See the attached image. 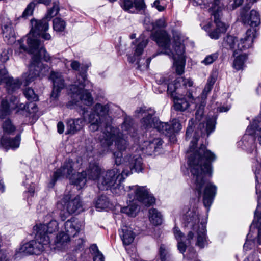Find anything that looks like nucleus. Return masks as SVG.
I'll list each match as a JSON object with an SVG mask.
<instances>
[{
	"label": "nucleus",
	"mask_w": 261,
	"mask_h": 261,
	"mask_svg": "<svg viewBox=\"0 0 261 261\" xmlns=\"http://www.w3.org/2000/svg\"><path fill=\"white\" fill-rule=\"evenodd\" d=\"M109 107L108 105L96 103L92 108L89 115L88 121L90 123L89 129L95 132L104 127L101 135L98 139L103 148L104 151L108 152L113 141L117 151L113 152V158L117 166L106 171L102 178L98 179V187L101 190H108L115 186L118 180H124L133 171L140 172L143 169L142 158L140 155H129L124 158V162L121 164L122 151L125 150L127 146L128 136L134 137L136 132L133 125V120L130 118H126L121 126L122 132H119L117 128L110 125L112 119L108 115Z\"/></svg>",
	"instance_id": "obj_1"
},
{
	"label": "nucleus",
	"mask_w": 261,
	"mask_h": 261,
	"mask_svg": "<svg viewBox=\"0 0 261 261\" xmlns=\"http://www.w3.org/2000/svg\"><path fill=\"white\" fill-rule=\"evenodd\" d=\"M217 80V76L212 74L208 78L207 83L203 90L201 97H196L200 100L194 105V108H198L195 114V123L197 130L191 141L189 149L188 151L189 166L193 176V187L195 191H216L217 187L209 182L205 176H211L212 173V163L216 159V155L207 149L202 145L195 149V147L198 141V137L205 134L208 136L215 129V118H207L203 115L205 100L208 93L211 91Z\"/></svg>",
	"instance_id": "obj_2"
},
{
	"label": "nucleus",
	"mask_w": 261,
	"mask_h": 261,
	"mask_svg": "<svg viewBox=\"0 0 261 261\" xmlns=\"http://www.w3.org/2000/svg\"><path fill=\"white\" fill-rule=\"evenodd\" d=\"M31 23L32 28L26 39L28 47H26L22 43V42H23V39L20 40L19 42L20 51L19 54L22 50L33 54L29 66V71L28 73H26L23 75L27 85L34 81L37 77L45 75L49 71V67L47 65H43L41 62V59H43L46 62H49L51 59L38 39L39 36H41L47 40L51 38L50 35L46 33L49 28L47 20L45 18L40 20L32 19L31 21Z\"/></svg>",
	"instance_id": "obj_3"
},
{
	"label": "nucleus",
	"mask_w": 261,
	"mask_h": 261,
	"mask_svg": "<svg viewBox=\"0 0 261 261\" xmlns=\"http://www.w3.org/2000/svg\"><path fill=\"white\" fill-rule=\"evenodd\" d=\"M153 39L158 45L164 50L163 53L168 55L173 59V67L176 73L181 75L184 73L186 65L185 47L182 42L183 39L180 34H173L174 44L173 50L170 49L169 37L165 31H156L153 36Z\"/></svg>",
	"instance_id": "obj_4"
},
{
	"label": "nucleus",
	"mask_w": 261,
	"mask_h": 261,
	"mask_svg": "<svg viewBox=\"0 0 261 261\" xmlns=\"http://www.w3.org/2000/svg\"><path fill=\"white\" fill-rule=\"evenodd\" d=\"M73 165L72 160L69 159L66 161L63 165L54 173L52 179L54 184L61 178H69L72 184L79 190L84 187L87 179L98 182L101 169L97 164L90 163L86 171L75 174H73Z\"/></svg>",
	"instance_id": "obj_5"
},
{
	"label": "nucleus",
	"mask_w": 261,
	"mask_h": 261,
	"mask_svg": "<svg viewBox=\"0 0 261 261\" xmlns=\"http://www.w3.org/2000/svg\"><path fill=\"white\" fill-rule=\"evenodd\" d=\"M200 212L197 204L191 202L184 206L182 211V220L185 227L196 232L195 245L200 248L207 244L206 229V219H201L200 223Z\"/></svg>",
	"instance_id": "obj_6"
},
{
	"label": "nucleus",
	"mask_w": 261,
	"mask_h": 261,
	"mask_svg": "<svg viewBox=\"0 0 261 261\" xmlns=\"http://www.w3.org/2000/svg\"><path fill=\"white\" fill-rule=\"evenodd\" d=\"M123 180H118L115 186L110 189L112 192L117 195L125 194L127 193L129 201L138 200L145 206H149L155 203V198L150 193L146 187L135 185L124 188L122 184Z\"/></svg>",
	"instance_id": "obj_7"
},
{
	"label": "nucleus",
	"mask_w": 261,
	"mask_h": 261,
	"mask_svg": "<svg viewBox=\"0 0 261 261\" xmlns=\"http://www.w3.org/2000/svg\"><path fill=\"white\" fill-rule=\"evenodd\" d=\"M88 82L84 73H80L76 76L74 84L69 87L71 100L68 102V107L72 109L74 105L81 107V103L87 106L92 105L93 99L91 94L83 89Z\"/></svg>",
	"instance_id": "obj_8"
},
{
	"label": "nucleus",
	"mask_w": 261,
	"mask_h": 261,
	"mask_svg": "<svg viewBox=\"0 0 261 261\" xmlns=\"http://www.w3.org/2000/svg\"><path fill=\"white\" fill-rule=\"evenodd\" d=\"M180 80L177 79L167 86V93L173 99L174 108L176 110L184 111L190 108L191 103H196L200 100L198 98H194L192 93L188 92L182 96Z\"/></svg>",
	"instance_id": "obj_9"
},
{
	"label": "nucleus",
	"mask_w": 261,
	"mask_h": 261,
	"mask_svg": "<svg viewBox=\"0 0 261 261\" xmlns=\"http://www.w3.org/2000/svg\"><path fill=\"white\" fill-rule=\"evenodd\" d=\"M50 241L47 237L38 239L36 232L35 240L21 245L16 250L17 254L21 255L40 254L45 249L50 247Z\"/></svg>",
	"instance_id": "obj_10"
},
{
	"label": "nucleus",
	"mask_w": 261,
	"mask_h": 261,
	"mask_svg": "<svg viewBox=\"0 0 261 261\" xmlns=\"http://www.w3.org/2000/svg\"><path fill=\"white\" fill-rule=\"evenodd\" d=\"M58 207L61 209L60 216L64 221L69 216L76 212L82 207L80 197L73 195L69 192H66L62 200L57 204Z\"/></svg>",
	"instance_id": "obj_11"
},
{
	"label": "nucleus",
	"mask_w": 261,
	"mask_h": 261,
	"mask_svg": "<svg viewBox=\"0 0 261 261\" xmlns=\"http://www.w3.org/2000/svg\"><path fill=\"white\" fill-rule=\"evenodd\" d=\"M135 113L137 117H142L140 124L142 129L149 130L156 128L159 131L160 123L162 122L155 116V111L154 109L143 106L137 108Z\"/></svg>",
	"instance_id": "obj_12"
},
{
	"label": "nucleus",
	"mask_w": 261,
	"mask_h": 261,
	"mask_svg": "<svg viewBox=\"0 0 261 261\" xmlns=\"http://www.w3.org/2000/svg\"><path fill=\"white\" fill-rule=\"evenodd\" d=\"M19 103L18 98L14 95H8L3 98L0 102V119L6 118L18 107L21 109L24 108L23 104Z\"/></svg>",
	"instance_id": "obj_13"
},
{
	"label": "nucleus",
	"mask_w": 261,
	"mask_h": 261,
	"mask_svg": "<svg viewBox=\"0 0 261 261\" xmlns=\"http://www.w3.org/2000/svg\"><path fill=\"white\" fill-rule=\"evenodd\" d=\"M59 229V223L55 220H51L46 224H39L36 225L34 228V231L37 232V238L41 239L48 238L50 241V235L58 231Z\"/></svg>",
	"instance_id": "obj_14"
},
{
	"label": "nucleus",
	"mask_w": 261,
	"mask_h": 261,
	"mask_svg": "<svg viewBox=\"0 0 261 261\" xmlns=\"http://www.w3.org/2000/svg\"><path fill=\"white\" fill-rule=\"evenodd\" d=\"M220 4V0H214V2L209 9V11L214 17V21L216 25L217 29H218L220 32L224 33L227 31L229 25L220 20V17L221 15L222 9Z\"/></svg>",
	"instance_id": "obj_15"
},
{
	"label": "nucleus",
	"mask_w": 261,
	"mask_h": 261,
	"mask_svg": "<svg viewBox=\"0 0 261 261\" xmlns=\"http://www.w3.org/2000/svg\"><path fill=\"white\" fill-rule=\"evenodd\" d=\"M173 231L175 238L178 242V250L181 253L183 254L186 251L187 246L192 244L194 233L192 231H189L187 238H186L178 228L175 227Z\"/></svg>",
	"instance_id": "obj_16"
},
{
	"label": "nucleus",
	"mask_w": 261,
	"mask_h": 261,
	"mask_svg": "<svg viewBox=\"0 0 261 261\" xmlns=\"http://www.w3.org/2000/svg\"><path fill=\"white\" fill-rule=\"evenodd\" d=\"M163 144L162 140L159 138H150L148 140L144 141L140 145V149L145 154L152 155L157 152L161 148Z\"/></svg>",
	"instance_id": "obj_17"
},
{
	"label": "nucleus",
	"mask_w": 261,
	"mask_h": 261,
	"mask_svg": "<svg viewBox=\"0 0 261 261\" xmlns=\"http://www.w3.org/2000/svg\"><path fill=\"white\" fill-rule=\"evenodd\" d=\"M49 79L53 83L51 98L56 99L58 97L61 90L64 87V80L61 72L54 71L51 72Z\"/></svg>",
	"instance_id": "obj_18"
},
{
	"label": "nucleus",
	"mask_w": 261,
	"mask_h": 261,
	"mask_svg": "<svg viewBox=\"0 0 261 261\" xmlns=\"http://www.w3.org/2000/svg\"><path fill=\"white\" fill-rule=\"evenodd\" d=\"M147 43L148 41L147 39L141 38L133 42L132 45L133 46V49L134 50V55L133 56L130 55H128V61L132 63L136 62L137 64H138V67L141 68V66L140 65L138 57L142 54L144 48L146 47Z\"/></svg>",
	"instance_id": "obj_19"
},
{
	"label": "nucleus",
	"mask_w": 261,
	"mask_h": 261,
	"mask_svg": "<svg viewBox=\"0 0 261 261\" xmlns=\"http://www.w3.org/2000/svg\"><path fill=\"white\" fill-rule=\"evenodd\" d=\"M256 34V29H248L243 38L237 41V48L238 50H245L251 47L253 42V39Z\"/></svg>",
	"instance_id": "obj_20"
},
{
	"label": "nucleus",
	"mask_w": 261,
	"mask_h": 261,
	"mask_svg": "<svg viewBox=\"0 0 261 261\" xmlns=\"http://www.w3.org/2000/svg\"><path fill=\"white\" fill-rule=\"evenodd\" d=\"M71 238L67 233L61 231L57 234L53 241L50 240L49 248L61 249L70 241Z\"/></svg>",
	"instance_id": "obj_21"
},
{
	"label": "nucleus",
	"mask_w": 261,
	"mask_h": 261,
	"mask_svg": "<svg viewBox=\"0 0 261 261\" xmlns=\"http://www.w3.org/2000/svg\"><path fill=\"white\" fill-rule=\"evenodd\" d=\"M81 228V223L74 218L68 220L64 223L65 232L71 237H73L79 233Z\"/></svg>",
	"instance_id": "obj_22"
},
{
	"label": "nucleus",
	"mask_w": 261,
	"mask_h": 261,
	"mask_svg": "<svg viewBox=\"0 0 261 261\" xmlns=\"http://www.w3.org/2000/svg\"><path fill=\"white\" fill-rule=\"evenodd\" d=\"M255 135L257 137L259 143L261 145V117L254 119L253 122L248 127L246 130V135L244 138H247V135Z\"/></svg>",
	"instance_id": "obj_23"
},
{
	"label": "nucleus",
	"mask_w": 261,
	"mask_h": 261,
	"mask_svg": "<svg viewBox=\"0 0 261 261\" xmlns=\"http://www.w3.org/2000/svg\"><path fill=\"white\" fill-rule=\"evenodd\" d=\"M181 129V125L177 119L172 120L171 124L162 122L160 123V126L159 127V132L166 135L171 134L178 132Z\"/></svg>",
	"instance_id": "obj_24"
},
{
	"label": "nucleus",
	"mask_w": 261,
	"mask_h": 261,
	"mask_svg": "<svg viewBox=\"0 0 261 261\" xmlns=\"http://www.w3.org/2000/svg\"><path fill=\"white\" fill-rule=\"evenodd\" d=\"M84 125V119H70L67 122V134H74L81 130Z\"/></svg>",
	"instance_id": "obj_25"
},
{
	"label": "nucleus",
	"mask_w": 261,
	"mask_h": 261,
	"mask_svg": "<svg viewBox=\"0 0 261 261\" xmlns=\"http://www.w3.org/2000/svg\"><path fill=\"white\" fill-rule=\"evenodd\" d=\"M119 234L125 245L130 244L135 237V234L133 232L132 228L127 226H123L121 228Z\"/></svg>",
	"instance_id": "obj_26"
},
{
	"label": "nucleus",
	"mask_w": 261,
	"mask_h": 261,
	"mask_svg": "<svg viewBox=\"0 0 261 261\" xmlns=\"http://www.w3.org/2000/svg\"><path fill=\"white\" fill-rule=\"evenodd\" d=\"M3 37L8 44H12L15 41V33L11 22L2 27Z\"/></svg>",
	"instance_id": "obj_27"
},
{
	"label": "nucleus",
	"mask_w": 261,
	"mask_h": 261,
	"mask_svg": "<svg viewBox=\"0 0 261 261\" xmlns=\"http://www.w3.org/2000/svg\"><path fill=\"white\" fill-rule=\"evenodd\" d=\"M21 85V82L18 79L10 77L6 80L5 88L8 93L10 94L18 90L20 88Z\"/></svg>",
	"instance_id": "obj_28"
},
{
	"label": "nucleus",
	"mask_w": 261,
	"mask_h": 261,
	"mask_svg": "<svg viewBox=\"0 0 261 261\" xmlns=\"http://www.w3.org/2000/svg\"><path fill=\"white\" fill-rule=\"evenodd\" d=\"M20 142V136L18 135L13 139H8L4 136L1 138V143L6 148L8 147L12 148H16L19 146Z\"/></svg>",
	"instance_id": "obj_29"
},
{
	"label": "nucleus",
	"mask_w": 261,
	"mask_h": 261,
	"mask_svg": "<svg viewBox=\"0 0 261 261\" xmlns=\"http://www.w3.org/2000/svg\"><path fill=\"white\" fill-rule=\"evenodd\" d=\"M149 219L150 222L155 225L161 224L163 221L162 215L155 208L149 210Z\"/></svg>",
	"instance_id": "obj_30"
},
{
	"label": "nucleus",
	"mask_w": 261,
	"mask_h": 261,
	"mask_svg": "<svg viewBox=\"0 0 261 261\" xmlns=\"http://www.w3.org/2000/svg\"><path fill=\"white\" fill-rule=\"evenodd\" d=\"M134 201H129L128 206L122 207L121 212L131 217L136 216L138 212V206L136 202Z\"/></svg>",
	"instance_id": "obj_31"
},
{
	"label": "nucleus",
	"mask_w": 261,
	"mask_h": 261,
	"mask_svg": "<svg viewBox=\"0 0 261 261\" xmlns=\"http://www.w3.org/2000/svg\"><path fill=\"white\" fill-rule=\"evenodd\" d=\"M236 40L235 37L228 35L226 37H225L223 39V42L222 43L223 46L226 48H230L234 49V54H237V44H236Z\"/></svg>",
	"instance_id": "obj_32"
},
{
	"label": "nucleus",
	"mask_w": 261,
	"mask_h": 261,
	"mask_svg": "<svg viewBox=\"0 0 261 261\" xmlns=\"http://www.w3.org/2000/svg\"><path fill=\"white\" fill-rule=\"evenodd\" d=\"M1 126L4 134L10 135L15 130V127L12 124L10 119L7 118L3 121Z\"/></svg>",
	"instance_id": "obj_33"
},
{
	"label": "nucleus",
	"mask_w": 261,
	"mask_h": 261,
	"mask_svg": "<svg viewBox=\"0 0 261 261\" xmlns=\"http://www.w3.org/2000/svg\"><path fill=\"white\" fill-rule=\"evenodd\" d=\"M110 204V201L107 197L102 195L98 197L95 203L96 208L100 211L108 208Z\"/></svg>",
	"instance_id": "obj_34"
},
{
	"label": "nucleus",
	"mask_w": 261,
	"mask_h": 261,
	"mask_svg": "<svg viewBox=\"0 0 261 261\" xmlns=\"http://www.w3.org/2000/svg\"><path fill=\"white\" fill-rule=\"evenodd\" d=\"M53 7L47 10L44 18L47 20H50L53 17L56 16L59 11L58 2H55L53 4Z\"/></svg>",
	"instance_id": "obj_35"
},
{
	"label": "nucleus",
	"mask_w": 261,
	"mask_h": 261,
	"mask_svg": "<svg viewBox=\"0 0 261 261\" xmlns=\"http://www.w3.org/2000/svg\"><path fill=\"white\" fill-rule=\"evenodd\" d=\"M247 56L245 54H241L237 56L233 62V66L237 70L242 69Z\"/></svg>",
	"instance_id": "obj_36"
},
{
	"label": "nucleus",
	"mask_w": 261,
	"mask_h": 261,
	"mask_svg": "<svg viewBox=\"0 0 261 261\" xmlns=\"http://www.w3.org/2000/svg\"><path fill=\"white\" fill-rule=\"evenodd\" d=\"M65 22L62 19L57 17L53 20L54 29L57 32L63 31L65 28Z\"/></svg>",
	"instance_id": "obj_37"
},
{
	"label": "nucleus",
	"mask_w": 261,
	"mask_h": 261,
	"mask_svg": "<svg viewBox=\"0 0 261 261\" xmlns=\"http://www.w3.org/2000/svg\"><path fill=\"white\" fill-rule=\"evenodd\" d=\"M35 6V3L33 2V1L29 3L23 11L22 14V17L27 18L28 17L31 16L33 14Z\"/></svg>",
	"instance_id": "obj_38"
},
{
	"label": "nucleus",
	"mask_w": 261,
	"mask_h": 261,
	"mask_svg": "<svg viewBox=\"0 0 261 261\" xmlns=\"http://www.w3.org/2000/svg\"><path fill=\"white\" fill-rule=\"evenodd\" d=\"M24 94L29 100L36 101L38 100L37 95L35 93L33 89L27 88L24 91Z\"/></svg>",
	"instance_id": "obj_39"
},
{
	"label": "nucleus",
	"mask_w": 261,
	"mask_h": 261,
	"mask_svg": "<svg viewBox=\"0 0 261 261\" xmlns=\"http://www.w3.org/2000/svg\"><path fill=\"white\" fill-rule=\"evenodd\" d=\"M257 210L254 213V220L251 225V226L254 225L256 219H257V226L258 227V242L261 245V216L258 217L257 214Z\"/></svg>",
	"instance_id": "obj_40"
},
{
	"label": "nucleus",
	"mask_w": 261,
	"mask_h": 261,
	"mask_svg": "<svg viewBox=\"0 0 261 261\" xmlns=\"http://www.w3.org/2000/svg\"><path fill=\"white\" fill-rule=\"evenodd\" d=\"M122 7L125 11L135 13L134 2L131 0H124Z\"/></svg>",
	"instance_id": "obj_41"
},
{
	"label": "nucleus",
	"mask_w": 261,
	"mask_h": 261,
	"mask_svg": "<svg viewBox=\"0 0 261 261\" xmlns=\"http://www.w3.org/2000/svg\"><path fill=\"white\" fill-rule=\"evenodd\" d=\"M152 6L159 11L162 12L165 10L166 4L164 0H155L152 4Z\"/></svg>",
	"instance_id": "obj_42"
},
{
	"label": "nucleus",
	"mask_w": 261,
	"mask_h": 261,
	"mask_svg": "<svg viewBox=\"0 0 261 261\" xmlns=\"http://www.w3.org/2000/svg\"><path fill=\"white\" fill-rule=\"evenodd\" d=\"M218 57L217 53H214L210 55L207 56L201 62L205 65H210L213 63Z\"/></svg>",
	"instance_id": "obj_43"
},
{
	"label": "nucleus",
	"mask_w": 261,
	"mask_h": 261,
	"mask_svg": "<svg viewBox=\"0 0 261 261\" xmlns=\"http://www.w3.org/2000/svg\"><path fill=\"white\" fill-rule=\"evenodd\" d=\"M12 54V50L11 49H5L3 50L0 55V60L2 62L7 61Z\"/></svg>",
	"instance_id": "obj_44"
},
{
	"label": "nucleus",
	"mask_w": 261,
	"mask_h": 261,
	"mask_svg": "<svg viewBox=\"0 0 261 261\" xmlns=\"http://www.w3.org/2000/svg\"><path fill=\"white\" fill-rule=\"evenodd\" d=\"M244 0H233L230 1L227 6V9L228 10H233L238 7L240 6L243 3Z\"/></svg>",
	"instance_id": "obj_45"
},
{
	"label": "nucleus",
	"mask_w": 261,
	"mask_h": 261,
	"mask_svg": "<svg viewBox=\"0 0 261 261\" xmlns=\"http://www.w3.org/2000/svg\"><path fill=\"white\" fill-rule=\"evenodd\" d=\"M260 167H261V164H260ZM255 179H256V193L257 194H258V193L261 190V178H260V175L261 174V171L258 170V171H255Z\"/></svg>",
	"instance_id": "obj_46"
},
{
	"label": "nucleus",
	"mask_w": 261,
	"mask_h": 261,
	"mask_svg": "<svg viewBox=\"0 0 261 261\" xmlns=\"http://www.w3.org/2000/svg\"><path fill=\"white\" fill-rule=\"evenodd\" d=\"M134 4L135 12L145 8L144 0H135Z\"/></svg>",
	"instance_id": "obj_47"
},
{
	"label": "nucleus",
	"mask_w": 261,
	"mask_h": 261,
	"mask_svg": "<svg viewBox=\"0 0 261 261\" xmlns=\"http://www.w3.org/2000/svg\"><path fill=\"white\" fill-rule=\"evenodd\" d=\"M167 251L164 245H161L160 248V255L162 261H166Z\"/></svg>",
	"instance_id": "obj_48"
},
{
	"label": "nucleus",
	"mask_w": 261,
	"mask_h": 261,
	"mask_svg": "<svg viewBox=\"0 0 261 261\" xmlns=\"http://www.w3.org/2000/svg\"><path fill=\"white\" fill-rule=\"evenodd\" d=\"M222 33L220 32L218 29H217V28L216 29L213 30V31H210L208 33V36L210 37L212 39H218Z\"/></svg>",
	"instance_id": "obj_49"
},
{
	"label": "nucleus",
	"mask_w": 261,
	"mask_h": 261,
	"mask_svg": "<svg viewBox=\"0 0 261 261\" xmlns=\"http://www.w3.org/2000/svg\"><path fill=\"white\" fill-rule=\"evenodd\" d=\"M197 254L196 252L192 249L191 250H189V252L186 255H184V257L186 258L188 260H194L196 259Z\"/></svg>",
	"instance_id": "obj_50"
},
{
	"label": "nucleus",
	"mask_w": 261,
	"mask_h": 261,
	"mask_svg": "<svg viewBox=\"0 0 261 261\" xmlns=\"http://www.w3.org/2000/svg\"><path fill=\"white\" fill-rule=\"evenodd\" d=\"M178 80H180V84L182 83L184 87H187L193 86V82L190 79L178 78Z\"/></svg>",
	"instance_id": "obj_51"
},
{
	"label": "nucleus",
	"mask_w": 261,
	"mask_h": 261,
	"mask_svg": "<svg viewBox=\"0 0 261 261\" xmlns=\"http://www.w3.org/2000/svg\"><path fill=\"white\" fill-rule=\"evenodd\" d=\"M7 71L5 68L0 69V84L3 82L6 83V80L10 77L7 75Z\"/></svg>",
	"instance_id": "obj_52"
},
{
	"label": "nucleus",
	"mask_w": 261,
	"mask_h": 261,
	"mask_svg": "<svg viewBox=\"0 0 261 261\" xmlns=\"http://www.w3.org/2000/svg\"><path fill=\"white\" fill-rule=\"evenodd\" d=\"M254 245V242L252 240H247L244 245V249L247 251L250 249Z\"/></svg>",
	"instance_id": "obj_53"
},
{
	"label": "nucleus",
	"mask_w": 261,
	"mask_h": 261,
	"mask_svg": "<svg viewBox=\"0 0 261 261\" xmlns=\"http://www.w3.org/2000/svg\"><path fill=\"white\" fill-rule=\"evenodd\" d=\"M70 65L72 69L74 70L80 71V69L81 68H82L80 63L77 61H72Z\"/></svg>",
	"instance_id": "obj_54"
},
{
	"label": "nucleus",
	"mask_w": 261,
	"mask_h": 261,
	"mask_svg": "<svg viewBox=\"0 0 261 261\" xmlns=\"http://www.w3.org/2000/svg\"><path fill=\"white\" fill-rule=\"evenodd\" d=\"M156 26L161 28H164L166 27V23L165 18H162L158 20H157L155 22Z\"/></svg>",
	"instance_id": "obj_55"
},
{
	"label": "nucleus",
	"mask_w": 261,
	"mask_h": 261,
	"mask_svg": "<svg viewBox=\"0 0 261 261\" xmlns=\"http://www.w3.org/2000/svg\"><path fill=\"white\" fill-rule=\"evenodd\" d=\"M244 261H260L257 253L252 254L246 258Z\"/></svg>",
	"instance_id": "obj_56"
},
{
	"label": "nucleus",
	"mask_w": 261,
	"mask_h": 261,
	"mask_svg": "<svg viewBox=\"0 0 261 261\" xmlns=\"http://www.w3.org/2000/svg\"><path fill=\"white\" fill-rule=\"evenodd\" d=\"M52 0H33L35 3V5L39 4H42L46 6L49 5L51 3Z\"/></svg>",
	"instance_id": "obj_57"
},
{
	"label": "nucleus",
	"mask_w": 261,
	"mask_h": 261,
	"mask_svg": "<svg viewBox=\"0 0 261 261\" xmlns=\"http://www.w3.org/2000/svg\"><path fill=\"white\" fill-rule=\"evenodd\" d=\"M193 123L194 122L192 119H191L189 122V126L187 128L186 132V138L188 137V136L191 134V132H192V125L193 124Z\"/></svg>",
	"instance_id": "obj_58"
},
{
	"label": "nucleus",
	"mask_w": 261,
	"mask_h": 261,
	"mask_svg": "<svg viewBox=\"0 0 261 261\" xmlns=\"http://www.w3.org/2000/svg\"><path fill=\"white\" fill-rule=\"evenodd\" d=\"M31 108L33 110L32 113L33 114L32 115V117L34 118L35 120H36L38 119V116L36 115V113L38 111V108L37 107V106L35 103H32L31 105ZM32 113V112H30V114Z\"/></svg>",
	"instance_id": "obj_59"
},
{
	"label": "nucleus",
	"mask_w": 261,
	"mask_h": 261,
	"mask_svg": "<svg viewBox=\"0 0 261 261\" xmlns=\"http://www.w3.org/2000/svg\"><path fill=\"white\" fill-rule=\"evenodd\" d=\"M90 250L92 253L93 254V256L96 254H98V253H101L99 251L97 246L95 244H93L91 245L90 246Z\"/></svg>",
	"instance_id": "obj_60"
},
{
	"label": "nucleus",
	"mask_w": 261,
	"mask_h": 261,
	"mask_svg": "<svg viewBox=\"0 0 261 261\" xmlns=\"http://www.w3.org/2000/svg\"><path fill=\"white\" fill-rule=\"evenodd\" d=\"M94 261H104V256L101 253H98L93 256Z\"/></svg>",
	"instance_id": "obj_61"
},
{
	"label": "nucleus",
	"mask_w": 261,
	"mask_h": 261,
	"mask_svg": "<svg viewBox=\"0 0 261 261\" xmlns=\"http://www.w3.org/2000/svg\"><path fill=\"white\" fill-rule=\"evenodd\" d=\"M58 132L59 134L63 133L64 130V125L62 122H59L57 124Z\"/></svg>",
	"instance_id": "obj_62"
},
{
	"label": "nucleus",
	"mask_w": 261,
	"mask_h": 261,
	"mask_svg": "<svg viewBox=\"0 0 261 261\" xmlns=\"http://www.w3.org/2000/svg\"><path fill=\"white\" fill-rule=\"evenodd\" d=\"M191 1L193 3V5L194 6H202V4L203 3L202 0H191Z\"/></svg>",
	"instance_id": "obj_63"
},
{
	"label": "nucleus",
	"mask_w": 261,
	"mask_h": 261,
	"mask_svg": "<svg viewBox=\"0 0 261 261\" xmlns=\"http://www.w3.org/2000/svg\"><path fill=\"white\" fill-rule=\"evenodd\" d=\"M230 109V107L226 106V107H221L219 108V111L220 112H227Z\"/></svg>",
	"instance_id": "obj_64"
}]
</instances>
